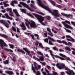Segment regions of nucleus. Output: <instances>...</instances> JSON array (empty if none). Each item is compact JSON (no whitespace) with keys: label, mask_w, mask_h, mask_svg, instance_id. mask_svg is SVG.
Wrapping results in <instances>:
<instances>
[{"label":"nucleus","mask_w":75,"mask_h":75,"mask_svg":"<svg viewBox=\"0 0 75 75\" xmlns=\"http://www.w3.org/2000/svg\"><path fill=\"white\" fill-rule=\"evenodd\" d=\"M37 0V4H38L39 6L42 7V8H43L48 10V11L50 13H51L53 15V16H56V17H60V16H61V15L59 14V13L57 12H58V10H54L52 12V11L50 9L49 7L46 6L42 4V3H41V0Z\"/></svg>","instance_id":"nucleus-1"},{"label":"nucleus","mask_w":75,"mask_h":75,"mask_svg":"<svg viewBox=\"0 0 75 75\" xmlns=\"http://www.w3.org/2000/svg\"><path fill=\"white\" fill-rule=\"evenodd\" d=\"M25 20L26 22V23H25V25L28 27V28H30L28 26L29 24H30V27L32 28H36V27H37V25H36L35 22L33 21H31L30 22L27 19H25Z\"/></svg>","instance_id":"nucleus-2"},{"label":"nucleus","mask_w":75,"mask_h":75,"mask_svg":"<svg viewBox=\"0 0 75 75\" xmlns=\"http://www.w3.org/2000/svg\"><path fill=\"white\" fill-rule=\"evenodd\" d=\"M32 14L35 16L37 19L38 20L39 22H40L43 25H45V23H42L44 20V17H42V16L38 15L37 14L33 13Z\"/></svg>","instance_id":"nucleus-3"},{"label":"nucleus","mask_w":75,"mask_h":75,"mask_svg":"<svg viewBox=\"0 0 75 75\" xmlns=\"http://www.w3.org/2000/svg\"><path fill=\"white\" fill-rule=\"evenodd\" d=\"M61 65L62 67L60 65V64H59V63H57L56 65L57 67V68H58L59 69H64V68L65 70H66V71H67L68 72H69V71H71V70H70V69H69V68H68L67 67L65 66V64H61Z\"/></svg>","instance_id":"nucleus-4"},{"label":"nucleus","mask_w":75,"mask_h":75,"mask_svg":"<svg viewBox=\"0 0 75 75\" xmlns=\"http://www.w3.org/2000/svg\"><path fill=\"white\" fill-rule=\"evenodd\" d=\"M67 23V24H71V23L69 21H68L66 20L64 21V22L62 21V23L63 24L64 27L67 28H72V27L71 26L67 24V23Z\"/></svg>","instance_id":"nucleus-5"},{"label":"nucleus","mask_w":75,"mask_h":75,"mask_svg":"<svg viewBox=\"0 0 75 75\" xmlns=\"http://www.w3.org/2000/svg\"><path fill=\"white\" fill-rule=\"evenodd\" d=\"M20 3L22 5L23 7H26V8H27L28 10H30V11H31V12H33V11H34L31 9V8L29 7L28 5H27L25 3L22 2H20Z\"/></svg>","instance_id":"nucleus-6"},{"label":"nucleus","mask_w":75,"mask_h":75,"mask_svg":"<svg viewBox=\"0 0 75 75\" xmlns=\"http://www.w3.org/2000/svg\"><path fill=\"white\" fill-rule=\"evenodd\" d=\"M34 65L35 66V67H34L33 66V64H32V69L33 70L35 74H36V71H35V69H36V70H38V67H36V66L37 65V63L35 62H34Z\"/></svg>","instance_id":"nucleus-7"},{"label":"nucleus","mask_w":75,"mask_h":75,"mask_svg":"<svg viewBox=\"0 0 75 75\" xmlns=\"http://www.w3.org/2000/svg\"><path fill=\"white\" fill-rule=\"evenodd\" d=\"M0 44L1 45V47H2V49H3V47H4L3 44H4L5 47H7L8 46L6 44V43L4 42V41H3V40L2 39L0 40Z\"/></svg>","instance_id":"nucleus-8"},{"label":"nucleus","mask_w":75,"mask_h":75,"mask_svg":"<svg viewBox=\"0 0 75 75\" xmlns=\"http://www.w3.org/2000/svg\"><path fill=\"white\" fill-rule=\"evenodd\" d=\"M66 73L69 75H75V72H74L72 70H70L69 71H66Z\"/></svg>","instance_id":"nucleus-9"},{"label":"nucleus","mask_w":75,"mask_h":75,"mask_svg":"<svg viewBox=\"0 0 75 75\" xmlns=\"http://www.w3.org/2000/svg\"><path fill=\"white\" fill-rule=\"evenodd\" d=\"M59 55L60 56L64 57V58H67L66 59L67 60H68V61H71V59H70V58H69V57H67V56L63 54H62V53H60L59 54Z\"/></svg>","instance_id":"nucleus-10"},{"label":"nucleus","mask_w":75,"mask_h":75,"mask_svg":"<svg viewBox=\"0 0 75 75\" xmlns=\"http://www.w3.org/2000/svg\"><path fill=\"white\" fill-rule=\"evenodd\" d=\"M23 50L25 51L27 53H28V55H29V57H30L31 58H32V55H31L30 53V52L27 48H23Z\"/></svg>","instance_id":"nucleus-11"},{"label":"nucleus","mask_w":75,"mask_h":75,"mask_svg":"<svg viewBox=\"0 0 75 75\" xmlns=\"http://www.w3.org/2000/svg\"><path fill=\"white\" fill-rule=\"evenodd\" d=\"M20 26L21 27H23L22 28V30H26V27H25V26L24 25V23H22V25L20 24Z\"/></svg>","instance_id":"nucleus-12"},{"label":"nucleus","mask_w":75,"mask_h":75,"mask_svg":"<svg viewBox=\"0 0 75 75\" xmlns=\"http://www.w3.org/2000/svg\"><path fill=\"white\" fill-rule=\"evenodd\" d=\"M5 72L9 75H11L12 74L14 75V73L12 71H5Z\"/></svg>","instance_id":"nucleus-13"},{"label":"nucleus","mask_w":75,"mask_h":75,"mask_svg":"<svg viewBox=\"0 0 75 75\" xmlns=\"http://www.w3.org/2000/svg\"><path fill=\"white\" fill-rule=\"evenodd\" d=\"M54 56L55 57V58H59V59H61V60H65V58L61 57H60L57 55H54Z\"/></svg>","instance_id":"nucleus-14"},{"label":"nucleus","mask_w":75,"mask_h":75,"mask_svg":"<svg viewBox=\"0 0 75 75\" xmlns=\"http://www.w3.org/2000/svg\"><path fill=\"white\" fill-rule=\"evenodd\" d=\"M14 3H15V4H18V2L17 1H12V2L11 3V6H12L13 7H14Z\"/></svg>","instance_id":"nucleus-15"},{"label":"nucleus","mask_w":75,"mask_h":75,"mask_svg":"<svg viewBox=\"0 0 75 75\" xmlns=\"http://www.w3.org/2000/svg\"><path fill=\"white\" fill-rule=\"evenodd\" d=\"M13 11L15 13L17 16H18V17H19V16H20V15L18 14V12L16 9H13Z\"/></svg>","instance_id":"nucleus-16"},{"label":"nucleus","mask_w":75,"mask_h":75,"mask_svg":"<svg viewBox=\"0 0 75 75\" xmlns=\"http://www.w3.org/2000/svg\"><path fill=\"white\" fill-rule=\"evenodd\" d=\"M66 38H70V39L73 42H75V40L71 37L70 35H66Z\"/></svg>","instance_id":"nucleus-17"},{"label":"nucleus","mask_w":75,"mask_h":75,"mask_svg":"<svg viewBox=\"0 0 75 75\" xmlns=\"http://www.w3.org/2000/svg\"><path fill=\"white\" fill-rule=\"evenodd\" d=\"M4 15L6 16V18H8V19H9V20H13V18H10V17H9V16H8V15L7 13H6L4 14Z\"/></svg>","instance_id":"nucleus-18"},{"label":"nucleus","mask_w":75,"mask_h":75,"mask_svg":"<svg viewBox=\"0 0 75 75\" xmlns=\"http://www.w3.org/2000/svg\"><path fill=\"white\" fill-rule=\"evenodd\" d=\"M48 52H49L50 53V55H51L52 57L53 58V59H55V58L53 56H54V54H52L53 52L52 51V50H49L48 51Z\"/></svg>","instance_id":"nucleus-19"},{"label":"nucleus","mask_w":75,"mask_h":75,"mask_svg":"<svg viewBox=\"0 0 75 75\" xmlns=\"http://www.w3.org/2000/svg\"><path fill=\"white\" fill-rule=\"evenodd\" d=\"M48 39H49V40H51L53 42H56V41H57V40H54V39L52 38L50 36H48Z\"/></svg>","instance_id":"nucleus-20"},{"label":"nucleus","mask_w":75,"mask_h":75,"mask_svg":"<svg viewBox=\"0 0 75 75\" xmlns=\"http://www.w3.org/2000/svg\"><path fill=\"white\" fill-rule=\"evenodd\" d=\"M39 47H40L42 49H44V48H45L43 47L42 45V44L41 43H39Z\"/></svg>","instance_id":"nucleus-21"},{"label":"nucleus","mask_w":75,"mask_h":75,"mask_svg":"<svg viewBox=\"0 0 75 75\" xmlns=\"http://www.w3.org/2000/svg\"><path fill=\"white\" fill-rule=\"evenodd\" d=\"M0 36H1L2 37H4V38H7V36L6 35L1 33H0Z\"/></svg>","instance_id":"nucleus-22"},{"label":"nucleus","mask_w":75,"mask_h":75,"mask_svg":"<svg viewBox=\"0 0 75 75\" xmlns=\"http://www.w3.org/2000/svg\"><path fill=\"white\" fill-rule=\"evenodd\" d=\"M35 5V4H30V6L31 7H32V8H35V9H37V7H36L34 6V5Z\"/></svg>","instance_id":"nucleus-23"},{"label":"nucleus","mask_w":75,"mask_h":75,"mask_svg":"<svg viewBox=\"0 0 75 75\" xmlns=\"http://www.w3.org/2000/svg\"><path fill=\"white\" fill-rule=\"evenodd\" d=\"M9 60H6L5 61H4L3 62V63L4 64H9Z\"/></svg>","instance_id":"nucleus-24"},{"label":"nucleus","mask_w":75,"mask_h":75,"mask_svg":"<svg viewBox=\"0 0 75 75\" xmlns=\"http://www.w3.org/2000/svg\"><path fill=\"white\" fill-rule=\"evenodd\" d=\"M44 57L42 56H40L39 57V59H40V61H43L44 60Z\"/></svg>","instance_id":"nucleus-25"},{"label":"nucleus","mask_w":75,"mask_h":75,"mask_svg":"<svg viewBox=\"0 0 75 75\" xmlns=\"http://www.w3.org/2000/svg\"><path fill=\"white\" fill-rule=\"evenodd\" d=\"M45 71H46V72H47V75H52V74L50 73V72H49V71H48L46 68H45Z\"/></svg>","instance_id":"nucleus-26"},{"label":"nucleus","mask_w":75,"mask_h":75,"mask_svg":"<svg viewBox=\"0 0 75 75\" xmlns=\"http://www.w3.org/2000/svg\"><path fill=\"white\" fill-rule=\"evenodd\" d=\"M38 54H40V55H41V56H42V57H43L44 56V55L43 54V53H42L41 52L39 51H38L37 52Z\"/></svg>","instance_id":"nucleus-27"},{"label":"nucleus","mask_w":75,"mask_h":75,"mask_svg":"<svg viewBox=\"0 0 75 75\" xmlns=\"http://www.w3.org/2000/svg\"><path fill=\"white\" fill-rule=\"evenodd\" d=\"M0 22L1 23L3 24H4L6 23V21L3 20H0Z\"/></svg>","instance_id":"nucleus-28"},{"label":"nucleus","mask_w":75,"mask_h":75,"mask_svg":"<svg viewBox=\"0 0 75 75\" xmlns=\"http://www.w3.org/2000/svg\"><path fill=\"white\" fill-rule=\"evenodd\" d=\"M65 50H68V51H71V50L70 49V48L68 47H66L64 48Z\"/></svg>","instance_id":"nucleus-29"},{"label":"nucleus","mask_w":75,"mask_h":75,"mask_svg":"<svg viewBox=\"0 0 75 75\" xmlns=\"http://www.w3.org/2000/svg\"><path fill=\"white\" fill-rule=\"evenodd\" d=\"M8 45L11 48L14 49V45H11L10 44H9Z\"/></svg>","instance_id":"nucleus-30"},{"label":"nucleus","mask_w":75,"mask_h":75,"mask_svg":"<svg viewBox=\"0 0 75 75\" xmlns=\"http://www.w3.org/2000/svg\"><path fill=\"white\" fill-rule=\"evenodd\" d=\"M64 28L65 30H66V31L67 32V33H72V32H71V31L70 30H69L68 29H67L65 28Z\"/></svg>","instance_id":"nucleus-31"},{"label":"nucleus","mask_w":75,"mask_h":75,"mask_svg":"<svg viewBox=\"0 0 75 75\" xmlns=\"http://www.w3.org/2000/svg\"><path fill=\"white\" fill-rule=\"evenodd\" d=\"M50 3L54 6H55V3L54 2V1H50Z\"/></svg>","instance_id":"nucleus-32"},{"label":"nucleus","mask_w":75,"mask_h":75,"mask_svg":"<svg viewBox=\"0 0 75 75\" xmlns=\"http://www.w3.org/2000/svg\"><path fill=\"white\" fill-rule=\"evenodd\" d=\"M20 10L22 11V12L24 13H26V10L25 9H21Z\"/></svg>","instance_id":"nucleus-33"},{"label":"nucleus","mask_w":75,"mask_h":75,"mask_svg":"<svg viewBox=\"0 0 75 75\" xmlns=\"http://www.w3.org/2000/svg\"><path fill=\"white\" fill-rule=\"evenodd\" d=\"M52 49H53V50H54V51H59L58 49L57 48V47H56V46H55L54 47H53Z\"/></svg>","instance_id":"nucleus-34"},{"label":"nucleus","mask_w":75,"mask_h":75,"mask_svg":"<svg viewBox=\"0 0 75 75\" xmlns=\"http://www.w3.org/2000/svg\"><path fill=\"white\" fill-rule=\"evenodd\" d=\"M12 30H13V31H14L15 32H16V31H17V30H16V29L13 26L12 27Z\"/></svg>","instance_id":"nucleus-35"},{"label":"nucleus","mask_w":75,"mask_h":75,"mask_svg":"<svg viewBox=\"0 0 75 75\" xmlns=\"http://www.w3.org/2000/svg\"><path fill=\"white\" fill-rule=\"evenodd\" d=\"M48 34L51 37H53V34L52 32H51V31H50V32H49L48 33Z\"/></svg>","instance_id":"nucleus-36"},{"label":"nucleus","mask_w":75,"mask_h":75,"mask_svg":"<svg viewBox=\"0 0 75 75\" xmlns=\"http://www.w3.org/2000/svg\"><path fill=\"white\" fill-rule=\"evenodd\" d=\"M3 4L5 7L10 6V5L8 4H6V2H3Z\"/></svg>","instance_id":"nucleus-37"},{"label":"nucleus","mask_w":75,"mask_h":75,"mask_svg":"<svg viewBox=\"0 0 75 75\" xmlns=\"http://www.w3.org/2000/svg\"><path fill=\"white\" fill-rule=\"evenodd\" d=\"M7 10L8 11H9V13H11V11H12V9L11 8H7Z\"/></svg>","instance_id":"nucleus-38"},{"label":"nucleus","mask_w":75,"mask_h":75,"mask_svg":"<svg viewBox=\"0 0 75 75\" xmlns=\"http://www.w3.org/2000/svg\"><path fill=\"white\" fill-rule=\"evenodd\" d=\"M27 15L28 16H30L31 17V18H34V17L33 16V15H31V14L28 13L27 14Z\"/></svg>","instance_id":"nucleus-39"},{"label":"nucleus","mask_w":75,"mask_h":75,"mask_svg":"<svg viewBox=\"0 0 75 75\" xmlns=\"http://www.w3.org/2000/svg\"><path fill=\"white\" fill-rule=\"evenodd\" d=\"M62 43H63V44H65V45H68V43H67V42L65 41V40H63L62 41Z\"/></svg>","instance_id":"nucleus-40"},{"label":"nucleus","mask_w":75,"mask_h":75,"mask_svg":"<svg viewBox=\"0 0 75 75\" xmlns=\"http://www.w3.org/2000/svg\"><path fill=\"white\" fill-rule=\"evenodd\" d=\"M33 58L34 59H35L38 61H40V59H38V58L35 57V56H34L33 57Z\"/></svg>","instance_id":"nucleus-41"},{"label":"nucleus","mask_w":75,"mask_h":75,"mask_svg":"<svg viewBox=\"0 0 75 75\" xmlns=\"http://www.w3.org/2000/svg\"><path fill=\"white\" fill-rule=\"evenodd\" d=\"M5 50H7V51H10V52H13V51L12 50H11L10 49H5Z\"/></svg>","instance_id":"nucleus-42"},{"label":"nucleus","mask_w":75,"mask_h":75,"mask_svg":"<svg viewBox=\"0 0 75 75\" xmlns=\"http://www.w3.org/2000/svg\"><path fill=\"white\" fill-rule=\"evenodd\" d=\"M4 25H5L6 27H7V28H9V25H8V24H7L6 23L4 24Z\"/></svg>","instance_id":"nucleus-43"},{"label":"nucleus","mask_w":75,"mask_h":75,"mask_svg":"<svg viewBox=\"0 0 75 75\" xmlns=\"http://www.w3.org/2000/svg\"><path fill=\"white\" fill-rule=\"evenodd\" d=\"M57 7L59 8H63V7L60 5H57Z\"/></svg>","instance_id":"nucleus-44"},{"label":"nucleus","mask_w":75,"mask_h":75,"mask_svg":"<svg viewBox=\"0 0 75 75\" xmlns=\"http://www.w3.org/2000/svg\"><path fill=\"white\" fill-rule=\"evenodd\" d=\"M61 14L63 16H65L66 17H67V15L65 14L64 13H61Z\"/></svg>","instance_id":"nucleus-45"},{"label":"nucleus","mask_w":75,"mask_h":75,"mask_svg":"<svg viewBox=\"0 0 75 75\" xmlns=\"http://www.w3.org/2000/svg\"><path fill=\"white\" fill-rule=\"evenodd\" d=\"M44 41L45 42H47L48 43V39L47 38L45 39L44 40Z\"/></svg>","instance_id":"nucleus-46"},{"label":"nucleus","mask_w":75,"mask_h":75,"mask_svg":"<svg viewBox=\"0 0 75 75\" xmlns=\"http://www.w3.org/2000/svg\"><path fill=\"white\" fill-rule=\"evenodd\" d=\"M49 44H50V45H53V44H52V42L51 41H49Z\"/></svg>","instance_id":"nucleus-47"},{"label":"nucleus","mask_w":75,"mask_h":75,"mask_svg":"<svg viewBox=\"0 0 75 75\" xmlns=\"http://www.w3.org/2000/svg\"><path fill=\"white\" fill-rule=\"evenodd\" d=\"M36 75H41L40 74V71H37V74H36Z\"/></svg>","instance_id":"nucleus-48"},{"label":"nucleus","mask_w":75,"mask_h":75,"mask_svg":"<svg viewBox=\"0 0 75 75\" xmlns=\"http://www.w3.org/2000/svg\"><path fill=\"white\" fill-rule=\"evenodd\" d=\"M73 16V15H72L69 14V15H67V17H72Z\"/></svg>","instance_id":"nucleus-49"},{"label":"nucleus","mask_w":75,"mask_h":75,"mask_svg":"<svg viewBox=\"0 0 75 75\" xmlns=\"http://www.w3.org/2000/svg\"><path fill=\"white\" fill-rule=\"evenodd\" d=\"M37 13H38V14H41V15H43V16H44V13H42V12H37Z\"/></svg>","instance_id":"nucleus-50"},{"label":"nucleus","mask_w":75,"mask_h":75,"mask_svg":"<svg viewBox=\"0 0 75 75\" xmlns=\"http://www.w3.org/2000/svg\"><path fill=\"white\" fill-rule=\"evenodd\" d=\"M53 73L54 75H58V74H57V72L53 71Z\"/></svg>","instance_id":"nucleus-51"},{"label":"nucleus","mask_w":75,"mask_h":75,"mask_svg":"<svg viewBox=\"0 0 75 75\" xmlns=\"http://www.w3.org/2000/svg\"><path fill=\"white\" fill-rule=\"evenodd\" d=\"M47 31L49 32H51V29L49 28H47Z\"/></svg>","instance_id":"nucleus-52"},{"label":"nucleus","mask_w":75,"mask_h":75,"mask_svg":"<svg viewBox=\"0 0 75 75\" xmlns=\"http://www.w3.org/2000/svg\"><path fill=\"white\" fill-rule=\"evenodd\" d=\"M46 18L47 19V20H50V18H51L49 16H46Z\"/></svg>","instance_id":"nucleus-53"},{"label":"nucleus","mask_w":75,"mask_h":75,"mask_svg":"<svg viewBox=\"0 0 75 75\" xmlns=\"http://www.w3.org/2000/svg\"><path fill=\"white\" fill-rule=\"evenodd\" d=\"M16 28L17 29V32L18 33H20V29H19L18 28Z\"/></svg>","instance_id":"nucleus-54"},{"label":"nucleus","mask_w":75,"mask_h":75,"mask_svg":"<svg viewBox=\"0 0 75 75\" xmlns=\"http://www.w3.org/2000/svg\"><path fill=\"white\" fill-rule=\"evenodd\" d=\"M44 55H45V56H46V57L50 58V56L48 55V54H44Z\"/></svg>","instance_id":"nucleus-55"},{"label":"nucleus","mask_w":75,"mask_h":75,"mask_svg":"<svg viewBox=\"0 0 75 75\" xmlns=\"http://www.w3.org/2000/svg\"><path fill=\"white\" fill-rule=\"evenodd\" d=\"M65 73L64 72H61L60 75H65Z\"/></svg>","instance_id":"nucleus-56"},{"label":"nucleus","mask_w":75,"mask_h":75,"mask_svg":"<svg viewBox=\"0 0 75 75\" xmlns=\"http://www.w3.org/2000/svg\"><path fill=\"white\" fill-rule=\"evenodd\" d=\"M57 42H59V43H62V41H61L59 40H57Z\"/></svg>","instance_id":"nucleus-57"},{"label":"nucleus","mask_w":75,"mask_h":75,"mask_svg":"<svg viewBox=\"0 0 75 75\" xmlns=\"http://www.w3.org/2000/svg\"><path fill=\"white\" fill-rule=\"evenodd\" d=\"M40 62V63H41V64H42L43 65H45V62Z\"/></svg>","instance_id":"nucleus-58"},{"label":"nucleus","mask_w":75,"mask_h":75,"mask_svg":"<svg viewBox=\"0 0 75 75\" xmlns=\"http://www.w3.org/2000/svg\"><path fill=\"white\" fill-rule=\"evenodd\" d=\"M42 73L44 75H47V73L45 71L42 72Z\"/></svg>","instance_id":"nucleus-59"},{"label":"nucleus","mask_w":75,"mask_h":75,"mask_svg":"<svg viewBox=\"0 0 75 75\" xmlns=\"http://www.w3.org/2000/svg\"><path fill=\"white\" fill-rule=\"evenodd\" d=\"M31 37L32 38L33 40H34V35H31Z\"/></svg>","instance_id":"nucleus-60"},{"label":"nucleus","mask_w":75,"mask_h":75,"mask_svg":"<svg viewBox=\"0 0 75 75\" xmlns=\"http://www.w3.org/2000/svg\"><path fill=\"white\" fill-rule=\"evenodd\" d=\"M9 15L11 16H13V17H14V15H13V12L11 13V14H9Z\"/></svg>","instance_id":"nucleus-61"},{"label":"nucleus","mask_w":75,"mask_h":75,"mask_svg":"<svg viewBox=\"0 0 75 75\" xmlns=\"http://www.w3.org/2000/svg\"><path fill=\"white\" fill-rule=\"evenodd\" d=\"M59 51L60 52H64V50L61 49H59Z\"/></svg>","instance_id":"nucleus-62"},{"label":"nucleus","mask_w":75,"mask_h":75,"mask_svg":"<svg viewBox=\"0 0 75 75\" xmlns=\"http://www.w3.org/2000/svg\"><path fill=\"white\" fill-rule=\"evenodd\" d=\"M60 38H61V39H65V36H63L62 37H61Z\"/></svg>","instance_id":"nucleus-63"},{"label":"nucleus","mask_w":75,"mask_h":75,"mask_svg":"<svg viewBox=\"0 0 75 75\" xmlns=\"http://www.w3.org/2000/svg\"><path fill=\"white\" fill-rule=\"evenodd\" d=\"M34 35L35 37H39V35L37 34H35Z\"/></svg>","instance_id":"nucleus-64"}]
</instances>
